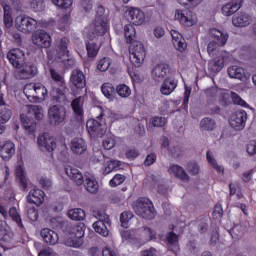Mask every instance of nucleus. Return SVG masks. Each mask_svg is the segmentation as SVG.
<instances>
[{
    "mask_svg": "<svg viewBox=\"0 0 256 256\" xmlns=\"http://www.w3.org/2000/svg\"><path fill=\"white\" fill-rule=\"evenodd\" d=\"M70 84L74 89H85L87 87V80L83 71L79 69L73 70L70 75Z\"/></svg>",
    "mask_w": 256,
    "mask_h": 256,
    "instance_id": "2eb2a0df",
    "label": "nucleus"
},
{
    "mask_svg": "<svg viewBox=\"0 0 256 256\" xmlns=\"http://www.w3.org/2000/svg\"><path fill=\"white\" fill-rule=\"evenodd\" d=\"M60 229L68 239H71L72 247L77 249L83 245V240L81 239L85 236V223L73 224L63 220L60 222Z\"/></svg>",
    "mask_w": 256,
    "mask_h": 256,
    "instance_id": "f257e3e1",
    "label": "nucleus"
},
{
    "mask_svg": "<svg viewBox=\"0 0 256 256\" xmlns=\"http://www.w3.org/2000/svg\"><path fill=\"white\" fill-rule=\"evenodd\" d=\"M95 233L101 235L102 237H109V227H111V219L109 216H101L99 220L93 223L92 225Z\"/></svg>",
    "mask_w": 256,
    "mask_h": 256,
    "instance_id": "ddd939ff",
    "label": "nucleus"
},
{
    "mask_svg": "<svg viewBox=\"0 0 256 256\" xmlns=\"http://www.w3.org/2000/svg\"><path fill=\"white\" fill-rule=\"evenodd\" d=\"M67 91H69V89L67 88V84H60L54 86L52 88V91L50 92L52 101L65 105V103H67Z\"/></svg>",
    "mask_w": 256,
    "mask_h": 256,
    "instance_id": "f8f14e48",
    "label": "nucleus"
},
{
    "mask_svg": "<svg viewBox=\"0 0 256 256\" xmlns=\"http://www.w3.org/2000/svg\"><path fill=\"white\" fill-rule=\"evenodd\" d=\"M132 209L134 213L141 217V219H146V221H153L157 217V210H155V205L153 201L147 197H140L132 204Z\"/></svg>",
    "mask_w": 256,
    "mask_h": 256,
    "instance_id": "f03ea898",
    "label": "nucleus"
},
{
    "mask_svg": "<svg viewBox=\"0 0 256 256\" xmlns=\"http://www.w3.org/2000/svg\"><path fill=\"white\" fill-rule=\"evenodd\" d=\"M33 90L35 92L34 99H38V101H45L49 97L47 88L41 83H35Z\"/></svg>",
    "mask_w": 256,
    "mask_h": 256,
    "instance_id": "c9c22d12",
    "label": "nucleus"
},
{
    "mask_svg": "<svg viewBox=\"0 0 256 256\" xmlns=\"http://www.w3.org/2000/svg\"><path fill=\"white\" fill-rule=\"evenodd\" d=\"M50 77L53 80L54 83L57 85H65V77L63 75L59 74V72L55 71L54 68L49 69Z\"/></svg>",
    "mask_w": 256,
    "mask_h": 256,
    "instance_id": "a18cd8bd",
    "label": "nucleus"
},
{
    "mask_svg": "<svg viewBox=\"0 0 256 256\" xmlns=\"http://www.w3.org/2000/svg\"><path fill=\"white\" fill-rule=\"evenodd\" d=\"M40 236L47 245H57V243H59V234L49 228L42 229Z\"/></svg>",
    "mask_w": 256,
    "mask_h": 256,
    "instance_id": "393cba45",
    "label": "nucleus"
},
{
    "mask_svg": "<svg viewBox=\"0 0 256 256\" xmlns=\"http://www.w3.org/2000/svg\"><path fill=\"white\" fill-rule=\"evenodd\" d=\"M58 63H63L65 69H71V67H75V59L68 57H62L60 60H56Z\"/></svg>",
    "mask_w": 256,
    "mask_h": 256,
    "instance_id": "052dcab7",
    "label": "nucleus"
},
{
    "mask_svg": "<svg viewBox=\"0 0 256 256\" xmlns=\"http://www.w3.org/2000/svg\"><path fill=\"white\" fill-rule=\"evenodd\" d=\"M92 37H95V33L90 34L89 40L86 41V51H87V56L90 59H95L97 55L99 54V44H97V41L95 39H92Z\"/></svg>",
    "mask_w": 256,
    "mask_h": 256,
    "instance_id": "c85d7f7f",
    "label": "nucleus"
},
{
    "mask_svg": "<svg viewBox=\"0 0 256 256\" xmlns=\"http://www.w3.org/2000/svg\"><path fill=\"white\" fill-rule=\"evenodd\" d=\"M228 75L231 79H239L243 81L245 79V69L238 66H231L227 69Z\"/></svg>",
    "mask_w": 256,
    "mask_h": 256,
    "instance_id": "4c0bfd02",
    "label": "nucleus"
},
{
    "mask_svg": "<svg viewBox=\"0 0 256 256\" xmlns=\"http://www.w3.org/2000/svg\"><path fill=\"white\" fill-rule=\"evenodd\" d=\"M225 59V55L221 54L210 60L208 62V70L210 73L217 74L220 73V71H223V67H225Z\"/></svg>",
    "mask_w": 256,
    "mask_h": 256,
    "instance_id": "b1692460",
    "label": "nucleus"
},
{
    "mask_svg": "<svg viewBox=\"0 0 256 256\" xmlns=\"http://www.w3.org/2000/svg\"><path fill=\"white\" fill-rule=\"evenodd\" d=\"M107 114L101 112L99 116L90 118L86 122V130L92 139L103 137L107 133Z\"/></svg>",
    "mask_w": 256,
    "mask_h": 256,
    "instance_id": "7ed1b4c3",
    "label": "nucleus"
},
{
    "mask_svg": "<svg viewBox=\"0 0 256 256\" xmlns=\"http://www.w3.org/2000/svg\"><path fill=\"white\" fill-rule=\"evenodd\" d=\"M109 13L105 11V7L101 4L97 5L96 8V19L92 24L95 33H107L109 26L107 25Z\"/></svg>",
    "mask_w": 256,
    "mask_h": 256,
    "instance_id": "39448f33",
    "label": "nucleus"
},
{
    "mask_svg": "<svg viewBox=\"0 0 256 256\" xmlns=\"http://www.w3.org/2000/svg\"><path fill=\"white\" fill-rule=\"evenodd\" d=\"M152 127H165L167 125V118L155 116L150 119Z\"/></svg>",
    "mask_w": 256,
    "mask_h": 256,
    "instance_id": "8fccbe9b",
    "label": "nucleus"
},
{
    "mask_svg": "<svg viewBox=\"0 0 256 256\" xmlns=\"http://www.w3.org/2000/svg\"><path fill=\"white\" fill-rule=\"evenodd\" d=\"M30 8L35 13H41V11H45V2L43 0H32L30 2Z\"/></svg>",
    "mask_w": 256,
    "mask_h": 256,
    "instance_id": "09e8293b",
    "label": "nucleus"
},
{
    "mask_svg": "<svg viewBox=\"0 0 256 256\" xmlns=\"http://www.w3.org/2000/svg\"><path fill=\"white\" fill-rule=\"evenodd\" d=\"M204 93L208 99H215L217 98V95L221 94V89H219L218 87H211L206 89Z\"/></svg>",
    "mask_w": 256,
    "mask_h": 256,
    "instance_id": "6e6d98bb",
    "label": "nucleus"
},
{
    "mask_svg": "<svg viewBox=\"0 0 256 256\" xmlns=\"http://www.w3.org/2000/svg\"><path fill=\"white\" fill-rule=\"evenodd\" d=\"M232 23L234 27H247L251 23V16L245 12H240L233 16Z\"/></svg>",
    "mask_w": 256,
    "mask_h": 256,
    "instance_id": "7c9ffc66",
    "label": "nucleus"
},
{
    "mask_svg": "<svg viewBox=\"0 0 256 256\" xmlns=\"http://www.w3.org/2000/svg\"><path fill=\"white\" fill-rule=\"evenodd\" d=\"M139 155H141V153L136 148L128 149L125 152V157L129 161H135V159H137V157H139Z\"/></svg>",
    "mask_w": 256,
    "mask_h": 256,
    "instance_id": "bf43d9fd",
    "label": "nucleus"
},
{
    "mask_svg": "<svg viewBox=\"0 0 256 256\" xmlns=\"http://www.w3.org/2000/svg\"><path fill=\"white\" fill-rule=\"evenodd\" d=\"M101 91L107 99H110V101H113L117 95V88H115L111 83L103 84L101 86Z\"/></svg>",
    "mask_w": 256,
    "mask_h": 256,
    "instance_id": "58836bf2",
    "label": "nucleus"
},
{
    "mask_svg": "<svg viewBox=\"0 0 256 256\" xmlns=\"http://www.w3.org/2000/svg\"><path fill=\"white\" fill-rule=\"evenodd\" d=\"M84 187L88 193L95 195L99 191V182L95 176L91 174H85Z\"/></svg>",
    "mask_w": 256,
    "mask_h": 256,
    "instance_id": "cd10ccee",
    "label": "nucleus"
},
{
    "mask_svg": "<svg viewBox=\"0 0 256 256\" xmlns=\"http://www.w3.org/2000/svg\"><path fill=\"white\" fill-rule=\"evenodd\" d=\"M125 175L116 174L109 182L110 187H119L122 183H125Z\"/></svg>",
    "mask_w": 256,
    "mask_h": 256,
    "instance_id": "603ef678",
    "label": "nucleus"
},
{
    "mask_svg": "<svg viewBox=\"0 0 256 256\" xmlns=\"http://www.w3.org/2000/svg\"><path fill=\"white\" fill-rule=\"evenodd\" d=\"M32 42L40 49H49L51 47L50 33H34L32 34Z\"/></svg>",
    "mask_w": 256,
    "mask_h": 256,
    "instance_id": "6ab92c4d",
    "label": "nucleus"
},
{
    "mask_svg": "<svg viewBox=\"0 0 256 256\" xmlns=\"http://www.w3.org/2000/svg\"><path fill=\"white\" fill-rule=\"evenodd\" d=\"M175 75L173 68L168 63H159L151 71V77L155 83H163V80Z\"/></svg>",
    "mask_w": 256,
    "mask_h": 256,
    "instance_id": "423d86ee",
    "label": "nucleus"
},
{
    "mask_svg": "<svg viewBox=\"0 0 256 256\" xmlns=\"http://www.w3.org/2000/svg\"><path fill=\"white\" fill-rule=\"evenodd\" d=\"M161 83L162 84L160 86V93L162 95L168 96L177 89V85H179V80H177V78H175V75H173L165 78L164 80H162Z\"/></svg>",
    "mask_w": 256,
    "mask_h": 256,
    "instance_id": "a211bd4d",
    "label": "nucleus"
},
{
    "mask_svg": "<svg viewBox=\"0 0 256 256\" xmlns=\"http://www.w3.org/2000/svg\"><path fill=\"white\" fill-rule=\"evenodd\" d=\"M20 70V75L22 79H31L37 75V66L35 64L28 63Z\"/></svg>",
    "mask_w": 256,
    "mask_h": 256,
    "instance_id": "e433bc0d",
    "label": "nucleus"
},
{
    "mask_svg": "<svg viewBox=\"0 0 256 256\" xmlns=\"http://www.w3.org/2000/svg\"><path fill=\"white\" fill-rule=\"evenodd\" d=\"M15 155V144L12 141H6L0 148V157L3 161H9Z\"/></svg>",
    "mask_w": 256,
    "mask_h": 256,
    "instance_id": "bb28decb",
    "label": "nucleus"
},
{
    "mask_svg": "<svg viewBox=\"0 0 256 256\" xmlns=\"http://www.w3.org/2000/svg\"><path fill=\"white\" fill-rule=\"evenodd\" d=\"M71 108L75 115V119L77 123H83V117L85 115V111L83 110V106L81 105V97H77L72 100Z\"/></svg>",
    "mask_w": 256,
    "mask_h": 256,
    "instance_id": "a878e982",
    "label": "nucleus"
},
{
    "mask_svg": "<svg viewBox=\"0 0 256 256\" xmlns=\"http://www.w3.org/2000/svg\"><path fill=\"white\" fill-rule=\"evenodd\" d=\"M175 19L177 21H180V23L182 25H184L185 27H193V25H195V23L197 22V18L195 17L193 12L187 11V10H184V11L178 10V11H176Z\"/></svg>",
    "mask_w": 256,
    "mask_h": 256,
    "instance_id": "dca6fc26",
    "label": "nucleus"
},
{
    "mask_svg": "<svg viewBox=\"0 0 256 256\" xmlns=\"http://www.w3.org/2000/svg\"><path fill=\"white\" fill-rule=\"evenodd\" d=\"M232 103L234 105H240V107H249V104L237 92H232Z\"/></svg>",
    "mask_w": 256,
    "mask_h": 256,
    "instance_id": "5fc2aeb1",
    "label": "nucleus"
},
{
    "mask_svg": "<svg viewBox=\"0 0 256 256\" xmlns=\"http://www.w3.org/2000/svg\"><path fill=\"white\" fill-rule=\"evenodd\" d=\"M26 199L28 203L39 207L40 205H43V203H45V192L39 188H34L30 190Z\"/></svg>",
    "mask_w": 256,
    "mask_h": 256,
    "instance_id": "412c9836",
    "label": "nucleus"
},
{
    "mask_svg": "<svg viewBox=\"0 0 256 256\" xmlns=\"http://www.w3.org/2000/svg\"><path fill=\"white\" fill-rule=\"evenodd\" d=\"M142 256H157V249H155L154 247H151L149 249L143 250L141 252Z\"/></svg>",
    "mask_w": 256,
    "mask_h": 256,
    "instance_id": "774afa93",
    "label": "nucleus"
},
{
    "mask_svg": "<svg viewBox=\"0 0 256 256\" xmlns=\"http://www.w3.org/2000/svg\"><path fill=\"white\" fill-rule=\"evenodd\" d=\"M7 59L15 69H21L25 65V52L19 48H13L7 53Z\"/></svg>",
    "mask_w": 256,
    "mask_h": 256,
    "instance_id": "9d476101",
    "label": "nucleus"
},
{
    "mask_svg": "<svg viewBox=\"0 0 256 256\" xmlns=\"http://www.w3.org/2000/svg\"><path fill=\"white\" fill-rule=\"evenodd\" d=\"M126 14L133 25H143L145 23V12L139 8H128Z\"/></svg>",
    "mask_w": 256,
    "mask_h": 256,
    "instance_id": "aec40b11",
    "label": "nucleus"
},
{
    "mask_svg": "<svg viewBox=\"0 0 256 256\" xmlns=\"http://www.w3.org/2000/svg\"><path fill=\"white\" fill-rule=\"evenodd\" d=\"M64 171L67 177L74 181L78 187L85 183V177H83V174L79 169L73 168V166H66Z\"/></svg>",
    "mask_w": 256,
    "mask_h": 256,
    "instance_id": "5701e85b",
    "label": "nucleus"
},
{
    "mask_svg": "<svg viewBox=\"0 0 256 256\" xmlns=\"http://www.w3.org/2000/svg\"><path fill=\"white\" fill-rule=\"evenodd\" d=\"M20 120L28 135H34L35 131L37 130V122L27 116H24L23 114L20 115Z\"/></svg>",
    "mask_w": 256,
    "mask_h": 256,
    "instance_id": "72a5a7b5",
    "label": "nucleus"
},
{
    "mask_svg": "<svg viewBox=\"0 0 256 256\" xmlns=\"http://www.w3.org/2000/svg\"><path fill=\"white\" fill-rule=\"evenodd\" d=\"M16 183L20 191L27 192L29 187V178L22 165H18L15 170Z\"/></svg>",
    "mask_w": 256,
    "mask_h": 256,
    "instance_id": "f3484780",
    "label": "nucleus"
},
{
    "mask_svg": "<svg viewBox=\"0 0 256 256\" xmlns=\"http://www.w3.org/2000/svg\"><path fill=\"white\" fill-rule=\"evenodd\" d=\"M116 143L115 138L107 137L103 140V147L106 151H111V149L115 147Z\"/></svg>",
    "mask_w": 256,
    "mask_h": 256,
    "instance_id": "e2e57ef3",
    "label": "nucleus"
},
{
    "mask_svg": "<svg viewBox=\"0 0 256 256\" xmlns=\"http://www.w3.org/2000/svg\"><path fill=\"white\" fill-rule=\"evenodd\" d=\"M116 93L119 97L127 99V97H131V88L126 84H120L116 86Z\"/></svg>",
    "mask_w": 256,
    "mask_h": 256,
    "instance_id": "c03bdc74",
    "label": "nucleus"
},
{
    "mask_svg": "<svg viewBox=\"0 0 256 256\" xmlns=\"http://www.w3.org/2000/svg\"><path fill=\"white\" fill-rule=\"evenodd\" d=\"M16 27L18 31L22 33H35V29H37V20L26 17V16H18L16 18Z\"/></svg>",
    "mask_w": 256,
    "mask_h": 256,
    "instance_id": "6e6552de",
    "label": "nucleus"
},
{
    "mask_svg": "<svg viewBox=\"0 0 256 256\" xmlns=\"http://www.w3.org/2000/svg\"><path fill=\"white\" fill-rule=\"evenodd\" d=\"M111 67V58L104 57L103 59L98 61L97 69L98 71H107Z\"/></svg>",
    "mask_w": 256,
    "mask_h": 256,
    "instance_id": "3c124183",
    "label": "nucleus"
},
{
    "mask_svg": "<svg viewBox=\"0 0 256 256\" xmlns=\"http://www.w3.org/2000/svg\"><path fill=\"white\" fill-rule=\"evenodd\" d=\"M37 143L40 151L53 153V151L57 149V142H55V138H53V136H51L49 133L39 135L37 138Z\"/></svg>",
    "mask_w": 256,
    "mask_h": 256,
    "instance_id": "1a4fd4ad",
    "label": "nucleus"
},
{
    "mask_svg": "<svg viewBox=\"0 0 256 256\" xmlns=\"http://www.w3.org/2000/svg\"><path fill=\"white\" fill-rule=\"evenodd\" d=\"M173 46L177 51L183 53L187 49V42L181 33H171Z\"/></svg>",
    "mask_w": 256,
    "mask_h": 256,
    "instance_id": "473e14b6",
    "label": "nucleus"
},
{
    "mask_svg": "<svg viewBox=\"0 0 256 256\" xmlns=\"http://www.w3.org/2000/svg\"><path fill=\"white\" fill-rule=\"evenodd\" d=\"M131 219H133V212L131 211H125L120 215V223L123 227H127Z\"/></svg>",
    "mask_w": 256,
    "mask_h": 256,
    "instance_id": "864d4df0",
    "label": "nucleus"
},
{
    "mask_svg": "<svg viewBox=\"0 0 256 256\" xmlns=\"http://www.w3.org/2000/svg\"><path fill=\"white\" fill-rule=\"evenodd\" d=\"M146 56L147 52L145 51V46L141 42L136 43L130 50V62L134 67H141Z\"/></svg>",
    "mask_w": 256,
    "mask_h": 256,
    "instance_id": "0eeeda50",
    "label": "nucleus"
},
{
    "mask_svg": "<svg viewBox=\"0 0 256 256\" xmlns=\"http://www.w3.org/2000/svg\"><path fill=\"white\" fill-rule=\"evenodd\" d=\"M67 117V108L60 104H54L48 109V121L53 127H59V125L65 123Z\"/></svg>",
    "mask_w": 256,
    "mask_h": 256,
    "instance_id": "20e7f679",
    "label": "nucleus"
},
{
    "mask_svg": "<svg viewBox=\"0 0 256 256\" xmlns=\"http://www.w3.org/2000/svg\"><path fill=\"white\" fill-rule=\"evenodd\" d=\"M28 219H30V221L35 223V221H37V219H39V211H37V209H35V208L29 209L28 210Z\"/></svg>",
    "mask_w": 256,
    "mask_h": 256,
    "instance_id": "69168bd1",
    "label": "nucleus"
},
{
    "mask_svg": "<svg viewBox=\"0 0 256 256\" xmlns=\"http://www.w3.org/2000/svg\"><path fill=\"white\" fill-rule=\"evenodd\" d=\"M166 241L168 245H177V243H179V235L173 231H170L166 234Z\"/></svg>",
    "mask_w": 256,
    "mask_h": 256,
    "instance_id": "13d9d810",
    "label": "nucleus"
},
{
    "mask_svg": "<svg viewBox=\"0 0 256 256\" xmlns=\"http://www.w3.org/2000/svg\"><path fill=\"white\" fill-rule=\"evenodd\" d=\"M187 249L192 255L198 256L199 253H201V248L199 247V244L195 239L189 240V242L187 243Z\"/></svg>",
    "mask_w": 256,
    "mask_h": 256,
    "instance_id": "de8ad7c7",
    "label": "nucleus"
},
{
    "mask_svg": "<svg viewBox=\"0 0 256 256\" xmlns=\"http://www.w3.org/2000/svg\"><path fill=\"white\" fill-rule=\"evenodd\" d=\"M69 38L63 37L56 45L55 60L61 61L63 57H69Z\"/></svg>",
    "mask_w": 256,
    "mask_h": 256,
    "instance_id": "4be33fe9",
    "label": "nucleus"
},
{
    "mask_svg": "<svg viewBox=\"0 0 256 256\" xmlns=\"http://www.w3.org/2000/svg\"><path fill=\"white\" fill-rule=\"evenodd\" d=\"M220 103L222 107H229V105H233L232 101V92H220Z\"/></svg>",
    "mask_w": 256,
    "mask_h": 256,
    "instance_id": "49530a36",
    "label": "nucleus"
},
{
    "mask_svg": "<svg viewBox=\"0 0 256 256\" xmlns=\"http://www.w3.org/2000/svg\"><path fill=\"white\" fill-rule=\"evenodd\" d=\"M169 173H173L177 179H180L181 181H189V174L183 169V167L173 164L168 169Z\"/></svg>",
    "mask_w": 256,
    "mask_h": 256,
    "instance_id": "f704fd0d",
    "label": "nucleus"
},
{
    "mask_svg": "<svg viewBox=\"0 0 256 256\" xmlns=\"http://www.w3.org/2000/svg\"><path fill=\"white\" fill-rule=\"evenodd\" d=\"M214 40L210 41L207 45V52L209 55H213L214 51H217V47H223L226 45L229 39V33H220V35L212 34Z\"/></svg>",
    "mask_w": 256,
    "mask_h": 256,
    "instance_id": "4468645a",
    "label": "nucleus"
},
{
    "mask_svg": "<svg viewBox=\"0 0 256 256\" xmlns=\"http://www.w3.org/2000/svg\"><path fill=\"white\" fill-rule=\"evenodd\" d=\"M248 155H256V141H251L246 148Z\"/></svg>",
    "mask_w": 256,
    "mask_h": 256,
    "instance_id": "338daca9",
    "label": "nucleus"
},
{
    "mask_svg": "<svg viewBox=\"0 0 256 256\" xmlns=\"http://www.w3.org/2000/svg\"><path fill=\"white\" fill-rule=\"evenodd\" d=\"M201 131H215L217 122L213 118L205 117L200 121Z\"/></svg>",
    "mask_w": 256,
    "mask_h": 256,
    "instance_id": "ea45409f",
    "label": "nucleus"
},
{
    "mask_svg": "<svg viewBox=\"0 0 256 256\" xmlns=\"http://www.w3.org/2000/svg\"><path fill=\"white\" fill-rule=\"evenodd\" d=\"M245 123H247V112L245 110H237L232 116L230 126L235 131H243Z\"/></svg>",
    "mask_w": 256,
    "mask_h": 256,
    "instance_id": "9b49d317",
    "label": "nucleus"
},
{
    "mask_svg": "<svg viewBox=\"0 0 256 256\" xmlns=\"http://www.w3.org/2000/svg\"><path fill=\"white\" fill-rule=\"evenodd\" d=\"M68 217L72 221H84L87 213L81 208H74L68 211Z\"/></svg>",
    "mask_w": 256,
    "mask_h": 256,
    "instance_id": "a19ab883",
    "label": "nucleus"
},
{
    "mask_svg": "<svg viewBox=\"0 0 256 256\" xmlns=\"http://www.w3.org/2000/svg\"><path fill=\"white\" fill-rule=\"evenodd\" d=\"M11 117H13L11 106L7 105L0 109V123H9Z\"/></svg>",
    "mask_w": 256,
    "mask_h": 256,
    "instance_id": "37998d69",
    "label": "nucleus"
},
{
    "mask_svg": "<svg viewBox=\"0 0 256 256\" xmlns=\"http://www.w3.org/2000/svg\"><path fill=\"white\" fill-rule=\"evenodd\" d=\"M186 169L193 177L199 175V164L197 162H188Z\"/></svg>",
    "mask_w": 256,
    "mask_h": 256,
    "instance_id": "4d7b16f0",
    "label": "nucleus"
},
{
    "mask_svg": "<svg viewBox=\"0 0 256 256\" xmlns=\"http://www.w3.org/2000/svg\"><path fill=\"white\" fill-rule=\"evenodd\" d=\"M241 3H243V0H232L231 2L227 3L222 7L223 15L230 17V15H233V13H237V11L241 9Z\"/></svg>",
    "mask_w": 256,
    "mask_h": 256,
    "instance_id": "2f4dec72",
    "label": "nucleus"
},
{
    "mask_svg": "<svg viewBox=\"0 0 256 256\" xmlns=\"http://www.w3.org/2000/svg\"><path fill=\"white\" fill-rule=\"evenodd\" d=\"M223 206L219 203H217L215 206H214V210L212 212V217L213 219H216V220H219L221 219V217H223Z\"/></svg>",
    "mask_w": 256,
    "mask_h": 256,
    "instance_id": "680f3d73",
    "label": "nucleus"
},
{
    "mask_svg": "<svg viewBox=\"0 0 256 256\" xmlns=\"http://www.w3.org/2000/svg\"><path fill=\"white\" fill-rule=\"evenodd\" d=\"M155 161H157V154L155 153H150L146 156V159L144 161V165L146 167H151V165H153V163H155Z\"/></svg>",
    "mask_w": 256,
    "mask_h": 256,
    "instance_id": "0e129e2a",
    "label": "nucleus"
},
{
    "mask_svg": "<svg viewBox=\"0 0 256 256\" xmlns=\"http://www.w3.org/2000/svg\"><path fill=\"white\" fill-rule=\"evenodd\" d=\"M71 150L74 155H83L87 151V142L83 138H74L71 141Z\"/></svg>",
    "mask_w": 256,
    "mask_h": 256,
    "instance_id": "c756f323",
    "label": "nucleus"
},
{
    "mask_svg": "<svg viewBox=\"0 0 256 256\" xmlns=\"http://www.w3.org/2000/svg\"><path fill=\"white\" fill-rule=\"evenodd\" d=\"M4 11V25L6 29L13 27V17H11V7L7 4H2Z\"/></svg>",
    "mask_w": 256,
    "mask_h": 256,
    "instance_id": "79ce46f5",
    "label": "nucleus"
}]
</instances>
